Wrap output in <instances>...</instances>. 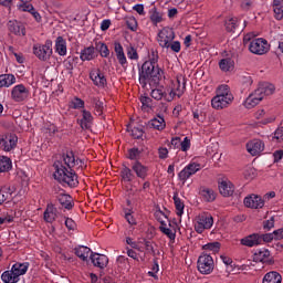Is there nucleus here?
I'll use <instances>...</instances> for the list:
<instances>
[{
    "label": "nucleus",
    "instance_id": "obj_32",
    "mask_svg": "<svg viewBox=\"0 0 283 283\" xmlns=\"http://www.w3.org/2000/svg\"><path fill=\"white\" fill-rule=\"evenodd\" d=\"M148 14L153 25H158V23H163V13L158 11L156 7H153L148 11Z\"/></svg>",
    "mask_w": 283,
    "mask_h": 283
},
{
    "label": "nucleus",
    "instance_id": "obj_13",
    "mask_svg": "<svg viewBox=\"0 0 283 283\" xmlns=\"http://www.w3.org/2000/svg\"><path fill=\"white\" fill-rule=\"evenodd\" d=\"M17 143H19V137L14 134H8L0 139V147L3 151H12L17 147Z\"/></svg>",
    "mask_w": 283,
    "mask_h": 283
},
{
    "label": "nucleus",
    "instance_id": "obj_25",
    "mask_svg": "<svg viewBox=\"0 0 283 283\" xmlns=\"http://www.w3.org/2000/svg\"><path fill=\"white\" fill-rule=\"evenodd\" d=\"M81 61H94L96 59V49L94 46L84 48L80 53Z\"/></svg>",
    "mask_w": 283,
    "mask_h": 283
},
{
    "label": "nucleus",
    "instance_id": "obj_17",
    "mask_svg": "<svg viewBox=\"0 0 283 283\" xmlns=\"http://www.w3.org/2000/svg\"><path fill=\"white\" fill-rule=\"evenodd\" d=\"M7 28L11 34L15 36H25V25L23 22H19L17 20H9L7 23Z\"/></svg>",
    "mask_w": 283,
    "mask_h": 283
},
{
    "label": "nucleus",
    "instance_id": "obj_59",
    "mask_svg": "<svg viewBox=\"0 0 283 283\" xmlns=\"http://www.w3.org/2000/svg\"><path fill=\"white\" fill-rule=\"evenodd\" d=\"M140 103H142L143 109H149V107H151V98L147 96H142Z\"/></svg>",
    "mask_w": 283,
    "mask_h": 283
},
{
    "label": "nucleus",
    "instance_id": "obj_12",
    "mask_svg": "<svg viewBox=\"0 0 283 283\" xmlns=\"http://www.w3.org/2000/svg\"><path fill=\"white\" fill-rule=\"evenodd\" d=\"M264 203L265 202H264L262 196H259L255 193L249 195L243 199V205L248 209H263Z\"/></svg>",
    "mask_w": 283,
    "mask_h": 283
},
{
    "label": "nucleus",
    "instance_id": "obj_15",
    "mask_svg": "<svg viewBox=\"0 0 283 283\" xmlns=\"http://www.w3.org/2000/svg\"><path fill=\"white\" fill-rule=\"evenodd\" d=\"M77 123L80 124L81 129H92V125H94V116L92 115V112L83 108Z\"/></svg>",
    "mask_w": 283,
    "mask_h": 283
},
{
    "label": "nucleus",
    "instance_id": "obj_7",
    "mask_svg": "<svg viewBox=\"0 0 283 283\" xmlns=\"http://www.w3.org/2000/svg\"><path fill=\"white\" fill-rule=\"evenodd\" d=\"M216 264L213 263V256L210 254H201L197 261V269L201 275H211L213 273Z\"/></svg>",
    "mask_w": 283,
    "mask_h": 283
},
{
    "label": "nucleus",
    "instance_id": "obj_27",
    "mask_svg": "<svg viewBox=\"0 0 283 283\" xmlns=\"http://www.w3.org/2000/svg\"><path fill=\"white\" fill-rule=\"evenodd\" d=\"M219 67L221 72H233L235 62L231 57H223L219 61Z\"/></svg>",
    "mask_w": 283,
    "mask_h": 283
},
{
    "label": "nucleus",
    "instance_id": "obj_9",
    "mask_svg": "<svg viewBox=\"0 0 283 283\" xmlns=\"http://www.w3.org/2000/svg\"><path fill=\"white\" fill-rule=\"evenodd\" d=\"M249 50L252 54L262 56V54H266V52L271 50V45L269 44V41L262 38H256L250 42Z\"/></svg>",
    "mask_w": 283,
    "mask_h": 283
},
{
    "label": "nucleus",
    "instance_id": "obj_64",
    "mask_svg": "<svg viewBox=\"0 0 283 283\" xmlns=\"http://www.w3.org/2000/svg\"><path fill=\"white\" fill-rule=\"evenodd\" d=\"M272 234L274 237V240H283V228L274 230Z\"/></svg>",
    "mask_w": 283,
    "mask_h": 283
},
{
    "label": "nucleus",
    "instance_id": "obj_8",
    "mask_svg": "<svg viewBox=\"0 0 283 283\" xmlns=\"http://www.w3.org/2000/svg\"><path fill=\"white\" fill-rule=\"evenodd\" d=\"M211 227H213V217L211 214L202 212L196 217L195 231L197 233H205V231L211 229Z\"/></svg>",
    "mask_w": 283,
    "mask_h": 283
},
{
    "label": "nucleus",
    "instance_id": "obj_5",
    "mask_svg": "<svg viewBox=\"0 0 283 283\" xmlns=\"http://www.w3.org/2000/svg\"><path fill=\"white\" fill-rule=\"evenodd\" d=\"M176 39V33L174 32V29L171 28H164L158 33L157 41L160 45V48H164L166 50H171V52H180L181 45L179 41H174Z\"/></svg>",
    "mask_w": 283,
    "mask_h": 283
},
{
    "label": "nucleus",
    "instance_id": "obj_48",
    "mask_svg": "<svg viewBox=\"0 0 283 283\" xmlns=\"http://www.w3.org/2000/svg\"><path fill=\"white\" fill-rule=\"evenodd\" d=\"M150 96L151 98H155V101H161L163 96H165V91H163V88H154L150 92Z\"/></svg>",
    "mask_w": 283,
    "mask_h": 283
},
{
    "label": "nucleus",
    "instance_id": "obj_41",
    "mask_svg": "<svg viewBox=\"0 0 283 283\" xmlns=\"http://www.w3.org/2000/svg\"><path fill=\"white\" fill-rule=\"evenodd\" d=\"M132 171L133 170L127 166H124L122 168L120 176H122V180H124V182H132L134 180V172H132Z\"/></svg>",
    "mask_w": 283,
    "mask_h": 283
},
{
    "label": "nucleus",
    "instance_id": "obj_19",
    "mask_svg": "<svg viewBox=\"0 0 283 283\" xmlns=\"http://www.w3.org/2000/svg\"><path fill=\"white\" fill-rule=\"evenodd\" d=\"M132 170L136 174L137 178L145 180L149 176V167L143 165L139 160H136L132 164Z\"/></svg>",
    "mask_w": 283,
    "mask_h": 283
},
{
    "label": "nucleus",
    "instance_id": "obj_33",
    "mask_svg": "<svg viewBox=\"0 0 283 283\" xmlns=\"http://www.w3.org/2000/svg\"><path fill=\"white\" fill-rule=\"evenodd\" d=\"M57 201L60 202L61 207L64 209H72L74 203H72V197L70 195L60 193L57 195Z\"/></svg>",
    "mask_w": 283,
    "mask_h": 283
},
{
    "label": "nucleus",
    "instance_id": "obj_58",
    "mask_svg": "<svg viewBox=\"0 0 283 283\" xmlns=\"http://www.w3.org/2000/svg\"><path fill=\"white\" fill-rule=\"evenodd\" d=\"M94 109L97 116H103V102L96 99L94 103Z\"/></svg>",
    "mask_w": 283,
    "mask_h": 283
},
{
    "label": "nucleus",
    "instance_id": "obj_11",
    "mask_svg": "<svg viewBox=\"0 0 283 283\" xmlns=\"http://www.w3.org/2000/svg\"><path fill=\"white\" fill-rule=\"evenodd\" d=\"M198 171H200V164L190 163L186 167H184L182 170H180V172L178 174V178L180 182L185 185V182H187L188 179L191 178V176H196Z\"/></svg>",
    "mask_w": 283,
    "mask_h": 283
},
{
    "label": "nucleus",
    "instance_id": "obj_56",
    "mask_svg": "<svg viewBox=\"0 0 283 283\" xmlns=\"http://www.w3.org/2000/svg\"><path fill=\"white\" fill-rule=\"evenodd\" d=\"M143 244L147 251V253L156 254V250H154V243L151 241L144 239Z\"/></svg>",
    "mask_w": 283,
    "mask_h": 283
},
{
    "label": "nucleus",
    "instance_id": "obj_6",
    "mask_svg": "<svg viewBox=\"0 0 283 283\" xmlns=\"http://www.w3.org/2000/svg\"><path fill=\"white\" fill-rule=\"evenodd\" d=\"M54 51L52 50V41L46 40L44 44H35L33 46V54L39 59V61H43L44 63L52 59V54Z\"/></svg>",
    "mask_w": 283,
    "mask_h": 283
},
{
    "label": "nucleus",
    "instance_id": "obj_46",
    "mask_svg": "<svg viewBox=\"0 0 283 283\" xmlns=\"http://www.w3.org/2000/svg\"><path fill=\"white\" fill-rule=\"evenodd\" d=\"M142 154H143V151H140V149H138V148H130L128 150L127 158H129V160H138L140 158Z\"/></svg>",
    "mask_w": 283,
    "mask_h": 283
},
{
    "label": "nucleus",
    "instance_id": "obj_40",
    "mask_svg": "<svg viewBox=\"0 0 283 283\" xmlns=\"http://www.w3.org/2000/svg\"><path fill=\"white\" fill-rule=\"evenodd\" d=\"M44 220L45 222H54L56 220V208L54 206H48L44 211Z\"/></svg>",
    "mask_w": 283,
    "mask_h": 283
},
{
    "label": "nucleus",
    "instance_id": "obj_4",
    "mask_svg": "<svg viewBox=\"0 0 283 283\" xmlns=\"http://www.w3.org/2000/svg\"><path fill=\"white\" fill-rule=\"evenodd\" d=\"M233 93H231L229 85H220L217 90V95L211 99V107L217 111L226 109L233 103Z\"/></svg>",
    "mask_w": 283,
    "mask_h": 283
},
{
    "label": "nucleus",
    "instance_id": "obj_47",
    "mask_svg": "<svg viewBox=\"0 0 283 283\" xmlns=\"http://www.w3.org/2000/svg\"><path fill=\"white\" fill-rule=\"evenodd\" d=\"M203 251H212V253H218V251H220V242L205 244Z\"/></svg>",
    "mask_w": 283,
    "mask_h": 283
},
{
    "label": "nucleus",
    "instance_id": "obj_14",
    "mask_svg": "<svg viewBox=\"0 0 283 283\" xmlns=\"http://www.w3.org/2000/svg\"><path fill=\"white\" fill-rule=\"evenodd\" d=\"M90 78L93 81V85L103 90V87L107 86V78L105 74L98 69H93L90 72Z\"/></svg>",
    "mask_w": 283,
    "mask_h": 283
},
{
    "label": "nucleus",
    "instance_id": "obj_26",
    "mask_svg": "<svg viewBox=\"0 0 283 283\" xmlns=\"http://www.w3.org/2000/svg\"><path fill=\"white\" fill-rule=\"evenodd\" d=\"M28 269H30V263H15L12 265L11 271H13V274L15 277H21V275H25L28 273Z\"/></svg>",
    "mask_w": 283,
    "mask_h": 283
},
{
    "label": "nucleus",
    "instance_id": "obj_60",
    "mask_svg": "<svg viewBox=\"0 0 283 283\" xmlns=\"http://www.w3.org/2000/svg\"><path fill=\"white\" fill-rule=\"evenodd\" d=\"M144 134H145V132L143 130V128L134 127V128L132 129V136H133V138L138 139V138H140Z\"/></svg>",
    "mask_w": 283,
    "mask_h": 283
},
{
    "label": "nucleus",
    "instance_id": "obj_29",
    "mask_svg": "<svg viewBox=\"0 0 283 283\" xmlns=\"http://www.w3.org/2000/svg\"><path fill=\"white\" fill-rule=\"evenodd\" d=\"M149 127H153V129H157L158 132H163V129L167 127V124L165 123V117L158 115L155 118L150 119Z\"/></svg>",
    "mask_w": 283,
    "mask_h": 283
},
{
    "label": "nucleus",
    "instance_id": "obj_31",
    "mask_svg": "<svg viewBox=\"0 0 283 283\" xmlns=\"http://www.w3.org/2000/svg\"><path fill=\"white\" fill-rule=\"evenodd\" d=\"M172 200L175 202L176 214L178 218H182V214L185 213V202L178 197V192H174Z\"/></svg>",
    "mask_w": 283,
    "mask_h": 283
},
{
    "label": "nucleus",
    "instance_id": "obj_21",
    "mask_svg": "<svg viewBox=\"0 0 283 283\" xmlns=\"http://www.w3.org/2000/svg\"><path fill=\"white\" fill-rule=\"evenodd\" d=\"M247 149L251 156H258L264 151V142L260 139H253L247 144Z\"/></svg>",
    "mask_w": 283,
    "mask_h": 283
},
{
    "label": "nucleus",
    "instance_id": "obj_50",
    "mask_svg": "<svg viewBox=\"0 0 283 283\" xmlns=\"http://www.w3.org/2000/svg\"><path fill=\"white\" fill-rule=\"evenodd\" d=\"M181 151H189L191 149V139L189 137H185L184 140L180 142Z\"/></svg>",
    "mask_w": 283,
    "mask_h": 283
},
{
    "label": "nucleus",
    "instance_id": "obj_49",
    "mask_svg": "<svg viewBox=\"0 0 283 283\" xmlns=\"http://www.w3.org/2000/svg\"><path fill=\"white\" fill-rule=\"evenodd\" d=\"M127 56L130 59V61H138V51H136V48L128 46L127 48Z\"/></svg>",
    "mask_w": 283,
    "mask_h": 283
},
{
    "label": "nucleus",
    "instance_id": "obj_52",
    "mask_svg": "<svg viewBox=\"0 0 283 283\" xmlns=\"http://www.w3.org/2000/svg\"><path fill=\"white\" fill-rule=\"evenodd\" d=\"M243 176L247 180H253L255 178V168L249 167L244 170Z\"/></svg>",
    "mask_w": 283,
    "mask_h": 283
},
{
    "label": "nucleus",
    "instance_id": "obj_28",
    "mask_svg": "<svg viewBox=\"0 0 283 283\" xmlns=\"http://www.w3.org/2000/svg\"><path fill=\"white\" fill-rule=\"evenodd\" d=\"M262 283H282V274L277 271L268 272L263 279Z\"/></svg>",
    "mask_w": 283,
    "mask_h": 283
},
{
    "label": "nucleus",
    "instance_id": "obj_36",
    "mask_svg": "<svg viewBox=\"0 0 283 283\" xmlns=\"http://www.w3.org/2000/svg\"><path fill=\"white\" fill-rule=\"evenodd\" d=\"M90 253H92V250L87 247L80 245L75 248V255L80 258L83 262H87V258H90Z\"/></svg>",
    "mask_w": 283,
    "mask_h": 283
},
{
    "label": "nucleus",
    "instance_id": "obj_57",
    "mask_svg": "<svg viewBox=\"0 0 283 283\" xmlns=\"http://www.w3.org/2000/svg\"><path fill=\"white\" fill-rule=\"evenodd\" d=\"M158 156L160 160H166V158H169V149H167V147H159Z\"/></svg>",
    "mask_w": 283,
    "mask_h": 283
},
{
    "label": "nucleus",
    "instance_id": "obj_16",
    "mask_svg": "<svg viewBox=\"0 0 283 283\" xmlns=\"http://www.w3.org/2000/svg\"><path fill=\"white\" fill-rule=\"evenodd\" d=\"M185 82H180V78H177L172 82L171 88L169 91V96L167 97V101H171L172 98H180L185 94Z\"/></svg>",
    "mask_w": 283,
    "mask_h": 283
},
{
    "label": "nucleus",
    "instance_id": "obj_61",
    "mask_svg": "<svg viewBox=\"0 0 283 283\" xmlns=\"http://www.w3.org/2000/svg\"><path fill=\"white\" fill-rule=\"evenodd\" d=\"M64 67H65V70H67V72L72 73V70H74V60L71 57H67L64 61Z\"/></svg>",
    "mask_w": 283,
    "mask_h": 283
},
{
    "label": "nucleus",
    "instance_id": "obj_24",
    "mask_svg": "<svg viewBox=\"0 0 283 283\" xmlns=\"http://www.w3.org/2000/svg\"><path fill=\"white\" fill-rule=\"evenodd\" d=\"M55 52L59 56H67V42L63 36H57L55 40Z\"/></svg>",
    "mask_w": 283,
    "mask_h": 283
},
{
    "label": "nucleus",
    "instance_id": "obj_38",
    "mask_svg": "<svg viewBox=\"0 0 283 283\" xmlns=\"http://www.w3.org/2000/svg\"><path fill=\"white\" fill-rule=\"evenodd\" d=\"M273 10H274L275 19H277V21H282V19H283V0H274L273 1Z\"/></svg>",
    "mask_w": 283,
    "mask_h": 283
},
{
    "label": "nucleus",
    "instance_id": "obj_54",
    "mask_svg": "<svg viewBox=\"0 0 283 283\" xmlns=\"http://www.w3.org/2000/svg\"><path fill=\"white\" fill-rule=\"evenodd\" d=\"M160 231H161V233L167 235V238H169V240H176V232H174V230H171L169 228L160 227Z\"/></svg>",
    "mask_w": 283,
    "mask_h": 283
},
{
    "label": "nucleus",
    "instance_id": "obj_2",
    "mask_svg": "<svg viewBox=\"0 0 283 283\" xmlns=\"http://www.w3.org/2000/svg\"><path fill=\"white\" fill-rule=\"evenodd\" d=\"M165 77L163 69L158 67V62L154 59L143 63L139 70V83L143 87H156L160 84V81Z\"/></svg>",
    "mask_w": 283,
    "mask_h": 283
},
{
    "label": "nucleus",
    "instance_id": "obj_34",
    "mask_svg": "<svg viewBox=\"0 0 283 283\" xmlns=\"http://www.w3.org/2000/svg\"><path fill=\"white\" fill-rule=\"evenodd\" d=\"M17 83V77L13 74H2L0 75V88L10 87Z\"/></svg>",
    "mask_w": 283,
    "mask_h": 283
},
{
    "label": "nucleus",
    "instance_id": "obj_22",
    "mask_svg": "<svg viewBox=\"0 0 283 283\" xmlns=\"http://www.w3.org/2000/svg\"><path fill=\"white\" fill-rule=\"evenodd\" d=\"M90 258L92 264L97 269H106L107 264H109V258L105 254L92 253Z\"/></svg>",
    "mask_w": 283,
    "mask_h": 283
},
{
    "label": "nucleus",
    "instance_id": "obj_43",
    "mask_svg": "<svg viewBox=\"0 0 283 283\" xmlns=\"http://www.w3.org/2000/svg\"><path fill=\"white\" fill-rule=\"evenodd\" d=\"M10 198H12V192L10 191V188H0V206L3 205V202H6L7 200H10Z\"/></svg>",
    "mask_w": 283,
    "mask_h": 283
},
{
    "label": "nucleus",
    "instance_id": "obj_10",
    "mask_svg": "<svg viewBox=\"0 0 283 283\" xmlns=\"http://www.w3.org/2000/svg\"><path fill=\"white\" fill-rule=\"evenodd\" d=\"M11 98L14 103H25L30 98V88L23 84H18L11 90Z\"/></svg>",
    "mask_w": 283,
    "mask_h": 283
},
{
    "label": "nucleus",
    "instance_id": "obj_53",
    "mask_svg": "<svg viewBox=\"0 0 283 283\" xmlns=\"http://www.w3.org/2000/svg\"><path fill=\"white\" fill-rule=\"evenodd\" d=\"M18 10L21 12H30L31 10H34V7L30 2H21L18 6Z\"/></svg>",
    "mask_w": 283,
    "mask_h": 283
},
{
    "label": "nucleus",
    "instance_id": "obj_23",
    "mask_svg": "<svg viewBox=\"0 0 283 283\" xmlns=\"http://www.w3.org/2000/svg\"><path fill=\"white\" fill-rule=\"evenodd\" d=\"M253 260L254 262H262V264H271V252L268 249L258 250Z\"/></svg>",
    "mask_w": 283,
    "mask_h": 283
},
{
    "label": "nucleus",
    "instance_id": "obj_62",
    "mask_svg": "<svg viewBox=\"0 0 283 283\" xmlns=\"http://www.w3.org/2000/svg\"><path fill=\"white\" fill-rule=\"evenodd\" d=\"M65 227L69 229V231H74V229H76V222H74L72 218H66Z\"/></svg>",
    "mask_w": 283,
    "mask_h": 283
},
{
    "label": "nucleus",
    "instance_id": "obj_63",
    "mask_svg": "<svg viewBox=\"0 0 283 283\" xmlns=\"http://www.w3.org/2000/svg\"><path fill=\"white\" fill-rule=\"evenodd\" d=\"M125 218L128 222V224H136V218H134V216L132 214V210H128L127 212H125Z\"/></svg>",
    "mask_w": 283,
    "mask_h": 283
},
{
    "label": "nucleus",
    "instance_id": "obj_18",
    "mask_svg": "<svg viewBox=\"0 0 283 283\" xmlns=\"http://www.w3.org/2000/svg\"><path fill=\"white\" fill-rule=\"evenodd\" d=\"M219 191L221 196H223L224 198H229L235 191V186H233V182H231V180L223 178L219 182Z\"/></svg>",
    "mask_w": 283,
    "mask_h": 283
},
{
    "label": "nucleus",
    "instance_id": "obj_20",
    "mask_svg": "<svg viewBox=\"0 0 283 283\" xmlns=\"http://www.w3.org/2000/svg\"><path fill=\"white\" fill-rule=\"evenodd\" d=\"M243 247H249L250 249L253 247H260L262 244V237L258 233L249 234L240 240Z\"/></svg>",
    "mask_w": 283,
    "mask_h": 283
},
{
    "label": "nucleus",
    "instance_id": "obj_45",
    "mask_svg": "<svg viewBox=\"0 0 283 283\" xmlns=\"http://www.w3.org/2000/svg\"><path fill=\"white\" fill-rule=\"evenodd\" d=\"M238 25H239L238 18H230L229 20L226 21V30L228 32H233V30H235Z\"/></svg>",
    "mask_w": 283,
    "mask_h": 283
},
{
    "label": "nucleus",
    "instance_id": "obj_1",
    "mask_svg": "<svg viewBox=\"0 0 283 283\" xmlns=\"http://www.w3.org/2000/svg\"><path fill=\"white\" fill-rule=\"evenodd\" d=\"M74 167L77 169H84L85 161L76 158L74 151H66L61 159L54 161L53 177L54 180L63 185V187H78V175L74 171Z\"/></svg>",
    "mask_w": 283,
    "mask_h": 283
},
{
    "label": "nucleus",
    "instance_id": "obj_37",
    "mask_svg": "<svg viewBox=\"0 0 283 283\" xmlns=\"http://www.w3.org/2000/svg\"><path fill=\"white\" fill-rule=\"evenodd\" d=\"M12 169V160L9 157L0 156V174H6Z\"/></svg>",
    "mask_w": 283,
    "mask_h": 283
},
{
    "label": "nucleus",
    "instance_id": "obj_39",
    "mask_svg": "<svg viewBox=\"0 0 283 283\" xmlns=\"http://www.w3.org/2000/svg\"><path fill=\"white\" fill-rule=\"evenodd\" d=\"M1 280L2 282L4 283H17L19 282V279L15 274H14V271L13 270H10V271H6L2 273L1 275Z\"/></svg>",
    "mask_w": 283,
    "mask_h": 283
},
{
    "label": "nucleus",
    "instance_id": "obj_3",
    "mask_svg": "<svg viewBox=\"0 0 283 283\" xmlns=\"http://www.w3.org/2000/svg\"><path fill=\"white\" fill-rule=\"evenodd\" d=\"M273 92H275V86L273 84L263 83L259 85V87L244 101V107H247V109H253V107L260 105L264 99V96H271Z\"/></svg>",
    "mask_w": 283,
    "mask_h": 283
},
{
    "label": "nucleus",
    "instance_id": "obj_44",
    "mask_svg": "<svg viewBox=\"0 0 283 283\" xmlns=\"http://www.w3.org/2000/svg\"><path fill=\"white\" fill-rule=\"evenodd\" d=\"M96 50L99 51V54L103 56V59H107L109 56V49L107 48V44L97 42Z\"/></svg>",
    "mask_w": 283,
    "mask_h": 283
},
{
    "label": "nucleus",
    "instance_id": "obj_55",
    "mask_svg": "<svg viewBox=\"0 0 283 283\" xmlns=\"http://www.w3.org/2000/svg\"><path fill=\"white\" fill-rule=\"evenodd\" d=\"M126 25L128 30H132V32H136L138 30V22L134 18H130L126 21Z\"/></svg>",
    "mask_w": 283,
    "mask_h": 283
},
{
    "label": "nucleus",
    "instance_id": "obj_30",
    "mask_svg": "<svg viewBox=\"0 0 283 283\" xmlns=\"http://www.w3.org/2000/svg\"><path fill=\"white\" fill-rule=\"evenodd\" d=\"M199 193L205 202H213V200H216V191L211 188L202 187Z\"/></svg>",
    "mask_w": 283,
    "mask_h": 283
},
{
    "label": "nucleus",
    "instance_id": "obj_42",
    "mask_svg": "<svg viewBox=\"0 0 283 283\" xmlns=\"http://www.w3.org/2000/svg\"><path fill=\"white\" fill-rule=\"evenodd\" d=\"M69 107L71 109H85V101L80 97H73L70 101Z\"/></svg>",
    "mask_w": 283,
    "mask_h": 283
},
{
    "label": "nucleus",
    "instance_id": "obj_51",
    "mask_svg": "<svg viewBox=\"0 0 283 283\" xmlns=\"http://www.w3.org/2000/svg\"><path fill=\"white\" fill-rule=\"evenodd\" d=\"M273 143H283V127L277 128L272 137Z\"/></svg>",
    "mask_w": 283,
    "mask_h": 283
},
{
    "label": "nucleus",
    "instance_id": "obj_35",
    "mask_svg": "<svg viewBox=\"0 0 283 283\" xmlns=\"http://www.w3.org/2000/svg\"><path fill=\"white\" fill-rule=\"evenodd\" d=\"M115 53L119 65H127V57L125 56V51L123 50V44L115 43Z\"/></svg>",
    "mask_w": 283,
    "mask_h": 283
}]
</instances>
